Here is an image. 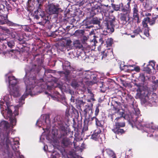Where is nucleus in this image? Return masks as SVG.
Listing matches in <instances>:
<instances>
[{"label":"nucleus","instance_id":"1","mask_svg":"<svg viewBox=\"0 0 158 158\" xmlns=\"http://www.w3.org/2000/svg\"><path fill=\"white\" fill-rule=\"evenodd\" d=\"M41 69L40 66L35 64H32L29 70L26 71L25 76L23 78L26 85V92L19 99L20 102L32 93V89L36 86H40L43 79H36V75L40 72Z\"/></svg>","mask_w":158,"mask_h":158},{"label":"nucleus","instance_id":"2","mask_svg":"<svg viewBox=\"0 0 158 158\" xmlns=\"http://www.w3.org/2000/svg\"><path fill=\"white\" fill-rule=\"evenodd\" d=\"M136 118V124L138 126L143 127L145 129L147 128L145 131L148 133V137H151L155 135V137H158V127L154 126L152 124H145L143 119L141 120L140 119V117H138Z\"/></svg>","mask_w":158,"mask_h":158},{"label":"nucleus","instance_id":"3","mask_svg":"<svg viewBox=\"0 0 158 158\" xmlns=\"http://www.w3.org/2000/svg\"><path fill=\"white\" fill-rule=\"evenodd\" d=\"M101 10L102 15L106 18L104 21V24L106 27V31L109 33H111L114 31V25L115 22V17L113 15H110L109 10Z\"/></svg>","mask_w":158,"mask_h":158},{"label":"nucleus","instance_id":"4","mask_svg":"<svg viewBox=\"0 0 158 158\" xmlns=\"http://www.w3.org/2000/svg\"><path fill=\"white\" fill-rule=\"evenodd\" d=\"M29 11L34 19L37 20L40 19V21L38 22L37 24L44 26L48 21V15L47 14V10H35L34 12L33 10Z\"/></svg>","mask_w":158,"mask_h":158},{"label":"nucleus","instance_id":"5","mask_svg":"<svg viewBox=\"0 0 158 158\" xmlns=\"http://www.w3.org/2000/svg\"><path fill=\"white\" fill-rule=\"evenodd\" d=\"M119 114L120 116L117 117L115 119L116 122L115 123L114 127L120 128L121 127H123L125 126V122H121L120 120L126 119L127 120H130V116L129 114H126L124 111H123L122 112H119Z\"/></svg>","mask_w":158,"mask_h":158},{"label":"nucleus","instance_id":"6","mask_svg":"<svg viewBox=\"0 0 158 158\" xmlns=\"http://www.w3.org/2000/svg\"><path fill=\"white\" fill-rule=\"evenodd\" d=\"M10 126L8 123L5 121H2L0 123V136L2 137V140H4L5 136L4 135V131H6L9 128Z\"/></svg>","mask_w":158,"mask_h":158},{"label":"nucleus","instance_id":"7","mask_svg":"<svg viewBox=\"0 0 158 158\" xmlns=\"http://www.w3.org/2000/svg\"><path fill=\"white\" fill-rule=\"evenodd\" d=\"M148 19H147L146 17L144 18L142 21V25L143 27L144 28V34L147 36L149 35V28L148 27L147 20Z\"/></svg>","mask_w":158,"mask_h":158},{"label":"nucleus","instance_id":"8","mask_svg":"<svg viewBox=\"0 0 158 158\" xmlns=\"http://www.w3.org/2000/svg\"><path fill=\"white\" fill-rule=\"evenodd\" d=\"M54 122L56 123L58 125V127L63 130L64 128V123L65 121H63L61 119V118L60 116H57L55 117L54 119Z\"/></svg>","mask_w":158,"mask_h":158},{"label":"nucleus","instance_id":"9","mask_svg":"<svg viewBox=\"0 0 158 158\" xmlns=\"http://www.w3.org/2000/svg\"><path fill=\"white\" fill-rule=\"evenodd\" d=\"M82 25L86 29H90L93 27L92 25L91 18H86L82 22Z\"/></svg>","mask_w":158,"mask_h":158},{"label":"nucleus","instance_id":"10","mask_svg":"<svg viewBox=\"0 0 158 158\" xmlns=\"http://www.w3.org/2000/svg\"><path fill=\"white\" fill-rule=\"evenodd\" d=\"M112 131L116 134L118 135H122L125 133V131L123 129L120 128L114 127L112 129Z\"/></svg>","mask_w":158,"mask_h":158},{"label":"nucleus","instance_id":"11","mask_svg":"<svg viewBox=\"0 0 158 158\" xmlns=\"http://www.w3.org/2000/svg\"><path fill=\"white\" fill-rule=\"evenodd\" d=\"M9 93L11 96L17 97L19 96V89L16 87H13L12 89H10Z\"/></svg>","mask_w":158,"mask_h":158},{"label":"nucleus","instance_id":"12","mask_svg":"<svg viewBox=\"0 0 158 158\" xmlns=\"http://www.w3.org/2000/svg\"><path fill=\"white\" fill-rule=\"evenodd\" d=\"M105 123V119L104 118L102 119L96 118L95 124L97 126L103 128Z\"/></svg>","mask_w":158,"mask_h":158},{"label":"nucleus","instance_id":"13","mask_svg":"<svg viewBox=\"0 0 158 158\" xmlns=\"http://www.w3.org/2000/svg\"><path fill=\"white\" fill-rule=\"evenodd\" d=\"M73 49H83V46L78 40H76L73 42Z\"/></svg>","mask_w":158,"mask_h":158},{"label":"nucleus","instance_id":"14","mask_svg":"<svg viewBox=\"0 0 158 158\" xmlns=\"http://www.w3.org/2000/svg\"><path fill=\"white\" fill-rule=\"evenodd\" d=\"M123 11V12L124 13L121 14V16L120 17V19L121 21L125 22V23L127 22V21L129 20V18L128 17V15L127 14V12H126V11L127 10Z\"/></svg>","mask_w":158,"mask_h":158},{"label":"nucleus","instance_id":"15","mask_svg":"<svg viewBox=\"0 0 158 158\" xmlns=\"http://www.w3.org/2000/svg\"><path fill=\"white\" fill-rule=\"evenodd\" d=\"M47 8L48 10H59V6L56 3H52L48 5Z\"/></svg>","mask_w":158,"mask_h":158},{"label":"nucleus","instance_id":"16","mask_svg":"<svg viewBox=\"0 0 158 158\" xmlns=\"http://www.w3.org/2000/svg\"><path fill=\"white\" fill-rule=\"evenodd\" d=\"M9 10H0V17L4 20H7Z\"/></svg>","mask_w":158,"mask_h":158},{"label":"nucleus","instance_id":"17","mask_svg":"<svg viewBox=\"0 0 158 158\" xmlns=\"http://www.w3.org/2000/svg\"><path fill=\"white\" fill-rule=\"evenodd\" d=\"M112 104L113 106V108L114 110L116 111H118L119 110L121 105V103L117 101H113Z\"/></svg>","mask_w":158,"mask_h":158},{"label":"nucleus","instance_id":"18","mask_svg":"<svg viewBox=\"0 0 158 158\" xmlns=\"http://www.w3.org/2000/svg\"><path fill=\"white\" fill-rule=\"evenodd\" d=\"M147 19H148L147 20L148 23L150 25H153L156 23V16H152L151 19L148 17H147Z\"/></svg>","mask_w":158,"mask_h":158},{"label":"nucleus","instance_id":"19","mask_svg":"<svg viewBox=\"0 0 158 158\" xmlns=\"http://www.w3.org/2000/svg\"><path fill=\"white\" fill-rule=\"evenodd\" d=\"M137 94L140 98L142 97V95L146 97L148 94V91H142L139 88L137 89Z\"/></svg>","mask_w":158,"mask_h":158},{"label":"nucleus","instance_id":"20","mask_svg":"<svg viewBox=\"0 0 158 158\" xmlns=\"http://www.w3.org/2000/svg\"><path fill=\"white\" fill-rule=\"evenodd\" d=\"M61 143L62 146L67 147L71 144V142L69 138L65 137L62 139Z\"/></svg>","mask_w":158,"mask_h":158},{"label":"nucleus","instance_id":"21","mask_svg":"<svg viewBox=\"0 0 158 158\" xmlns=\"http://www.w3.org/2000/svg\"><path fill=\"white\" fill-rule=\"evenodd\" d=\"M92 25L93 24L98 25V27H97L99 28L101 26H100V21L99 20H98L97 18H91Z\"/></svg>","mask_w":158,"mask_h":158},{"label":"nucleus","instance_id":"22","mask_svg":"<svg viewBox=\"0 0 158 158\" xmlns=\"http://www.w3.org/2000/svg\"><path fill=\"white\" fill-rule=\"evenodd\" d=\"M73 127L75 129H77L78 130L81 127V123L80 122L78 121L77 120V122H76L74 119H73Z\"/></svg>","mask_w":158,"mask_h":158},{"label":"nucleus","instance_id":"23","mask_svg":"<svg viewBox=\"0 0 158 158\" xmlns=\"http://www.w3.org/2000/svg\"><path fill=\"white\" fill-rule=\"evenodd\" d=\"M85 104V102H83V100L79 99L76 100V104L77 108H81V107L83 106Z\"/></svg>","mask_w":158,"mask_h":158},{"label":"nucleus","instance_id":"24","mask_svg":"<svg viewBox=\"0 0 158 158\" xmlns=\"http://www.w3.org/2000/svg\"><path fill=\"white\" fill-rule=\"evenodd\" d=\"M91 111V112H92V109L89 105H87L85 106V108L84 110V115L86 118L87 116V114L88 113H89V111Z\"/></svg>","mask_w":158,"mask_h":158},{"label":"nucleus","instance_id":"25","mask_svg":"<svg viewBox=\"0 0 158 158\" xmlns=\"http://www.w3.org/2000/svg\"><path fill=\"white\" fill-rule=\"evenodd\" d=\"M89 122L88 119L85 118L84 120L83 127L82 129V131H86L88 130V124Z\"/></svg>","mask_w":158,"mask_h":158},{"label":"nucleus","instance_id":"26","mask_svg":"<svg viewBox=\"0 0 158 158\" xmlns=\"http://www.w3.org/2000/svg\"><path fill=\"white\" fill-rule=\"evenodd\" d=\"M101 131L100 130H95L92 135L91 137L93 139L96 140L97 139L98 135L100 133Z\"/></svg>","mask_w":158,"mask_h":158},{"label":"nucleus","instance_id":"27","mask_svg":"<svg viewBox=\"0 0 158 158\" xmlns=\"http://www.w3.org/2000/svg\"><path fill=\"white\" fill-rule=\"evenodd\" d=\"M84 31L82 30H76L74 33V35L75 36H78L83 35L84 33Z\"/></svg>","mask_w":158,"mask_h":158},{"label":"nucleus","instance_id":"28","mask_svg":"<svg viewBox=\"0 0 158 158\" xmlns=\"http://www.w3.org/2000/svg\"><path fill=\"white\" fill-rule=\"evenodd\" d=\"M89 11L87 13V17L88 18H92L95 14L94 10H88Z\"/></svg>","mask_w":158,"mask_h":158},{"label":"nucleus","instance_id":"29","mask_svg":"<svg viewBox=\"0 0 158 158\" xmlns=\"http://www.w3.org/2000/svg\"><path fill=\"white\" fill-rule=\"evenodd\" d=\"M138 10H133V17L135 20H137V23H139L140 22L139 21V18L138 14Z\"/></svg>","mask_w":158,"mask_h":158},{"label":"nucleus","instance_id":"30","mask_svg":"<svg viewBox=\"0 0 158 158\" xmlns=\"http://www.w3.org/2000/svg\"><path fill=\"white\" fill-rule=\"evenodd\" d=\"M8 103L7 102H6V105H7V107L6 109V110H7V113L9 115V116L10 117H11L12 116L13 114L12 113V111L10 109L9 106H8Z\"/></svg>","mask_w":158,"mask_h":158},{"label":"nucleus","instance_id":"31","mask_svg":"<svg viewBox=\"0 0 158 158\" xmlns=\"http://www.w3.org/2000/svg\"><path fill=\"white\" fill-rule=\"evenodd\" d=\"M59 32L57 30H56L55 31L51 32L50 36L53 38H55L56 36L59 35Z\"/></svg>","mask_w":158,"mask_h":158},{"label":"nucleus","instance_id":"32","mask_svg":"<svg viewBox=\"0 0 158 158\" xmlns=\"http://www.w3.org/2000/svg\"><path fill=\"white\" fill-rule=\"evenodd\" d=\"M107 45L108 47H110L113 43V39L111 38L108 39L106 41Z\"/></svg>","mask_w":158,"mask_h":158},{"label":"nucleus","instance_id":"33","mask_svg":"<svg viewBox=\"0 0 158 158\" xmlns=\"http://www.w3.org/2000/svg\"><path fill=\"white\" fill-rule=\"evenodd\" d=\"M105 151L107 154L110 156H113L115 153L112 150L110 149H106Z\"/></svg>","mask_w":158,"mask_h":158},{"label":"nucleus","instance_id":"34","mask_svg":"<svg viewBox=\"0 0 158 158\" xmlns=\"http://www.w3.org/2000/svg\"><path fill=\"white\" fill-rule=\"evenodd\" d=\"M8 40H7V44L8 47L12 48L15 46V43L13 40H11L9 41H8Z\"/></svg>","mask_w":158,"mask_h":158},{"label":"nucleus","instance_id":"35","mask_svg":"<svg viewBox=\"0 0 158 158\" xmlns=\"http://www.w3.org/2000/svg\"><path fill=\"white\" fill-rule=\"evenodd\" d=\"M72 41L70 40H68L66 41V45L67 48H69L70 49H73V46H71Z\"/></svg>","mask_w":158,"mask_h":158},{"label":"nucleus","instance_id":"36","mask_svg":"<svg viewBox=\"0 0 158 158\" xmlns=\"http://www.w3.org/2000/svg\"><path fill=\"white\" fill-rule=\"evenodd\" d=\"M142 32V30L140 28V27H138L136 29L134 30L133 33L136 35L139 34L140 33Z\"/></svg>","mask_w":158,"mask_h":158},{"label":"nucleus","instance_id":"37","mask_svg":"<svg viewBox=\"0 0 158 158\" xmlns=\"http://www.w3.org/2000/svg\"><path fill=\"white\" fill-rule=\"evenodd\" d=\"M60 72L61 74H64L65 77L66 78H67L70 73V71L68 69H66L64 72L60 71Z\"/></svg>","mask_w":158,"mask_h":158},{"label":"nucleus","instance_id":"38","mask_svg":"<svg viewBox=\"0 0 158 158\" xmlns=\"http://www.w3.org/2000/svg\"><path fill=\"white\" fill-rule=\"evenodd\" d=\"M69 109H66L65 111V117L67 121L68 122L69 121V117L70 116V114L69 113Z\"/></svg>","mask_w":158,"mask_h":158},{"label":"nucleus","instance_id":"39","mask_svg":"<svg viewBox=\"0 0 158 158\" xmlns=\"http://www.w3.org/2000/svg\"><path fill=\"white\" fill-rule=\"evenodd\" d=\"M102 59L103 60L106 58H107L108 54L106 51H103L101 52Z\"/></svg>","mask_w":158,"mask_h":158},{"label":"nucleus","instance_id":"40","mask_svg":"<svg viewBox=\"0 0 158 158\" xmlns=\"http://www.w3.org/2000/svg\"><path fill=\"white\" fill-rule=\"evenodd\" d=\"M139 78L143 82H144L146 80L145 74L142 73L140 74Z\"/></svg>","mask_w":158,"mask_h":158},{"label":"nucleus","instance_id":"41","mask_svg":"<svg viewBox=\"0 0 158 158\" xmlns=\"http://www.w3.org/2000/svg\"><path fill=\"white\" fill-rule=\"evenodd\" d=\"M93 37H94V38L92 40V41L94 42V44H95L96 43H98V41L99 40V39H100V37H97L94 35L93 36Z\"/></svg>","mask_w":158,"mask_h":158},{"label":"nucleus","instance_id":"42","mask_svg":"<svg viewBox=\"0 0 158 158\" xmlns=\"http://www.w3.org/2000/svg\"><path fill=\"white\" fill-rule=\"evenodd\" d=\"M152 83L154 84V87H153V89L154 90L156 89L158 86V80L153 81Z\"/></svg>","mask_w":158,"mask_h":158},{"label":"nucleus","instance_id":"43","mask_svg":"<svg viewBox=\"0 0 158 158\" xmlns=\"http://www.w3.org/2000/svg\"><path fill=\"white\" fill-rule=\"evenodd\" d=\"M102 36H100V39H99V40H98V41L99 42L101 43V44H103L104 43V42L105 40V39L103 37L105 36V35H104L102 34Z\"/></svg>","mask_w":158,"mask_h":158},{"label":"nucleus","instance_id":"44","mask_svg":"<svg viewBox=\"0 0 158 158\" xmlns=\"http://www.w3.org/2000/svg\"><path fill=\"white\" fill-rule=\"evenodd\" d=\"M9 84L10 85H11L12 86H14L17 83V80H13L12 81H10L9 82Z\"/></svg>","mask_w":158,"mask_h":158},{"label":"nucleus","instance_id":"45","mask_svg":"<svg viewBox=\"0 0 158 158\" xmlns=\"http://www.w3.org/2000/svg\"><path fill=\"white\" fill-rule=\"evenodd\" d=\"M63 68H64V67L65 66V67H67L68 68H70V63L68 61L65 62L63 64Z\"/></svg>","mask_w":158,"mask_h":158},{"label":"nucleus","instance_id":"46","mask_svg":"<svg viewBox=\"0 0 158 158\" xmlns=\"http://www.w3.org/2000/svg\"><path fill=\"white\" fill-rule=\"evenodd\" d=\"M76 2L80 5H81L84 4L85 2H87V0H76Z\"/></svg>","mask_w":158,"mask_h":158},{"label":"nucleus","instance_id":"47","mask_svg":"<svg viewBox=\"0 0 158 158\" xmlns=\"http://www.w3.org/2000/svg\"><path fill=\"white\" fill-rule=\"evenodd\" d=\"M132 66L131 65H123V66H122V65H120V68L122 70H124L126 69V68H128L129 67H131Z\"/></svg>","mask_w":158,"mask_h":158},{"label":"nucleus","instance_id":"48","mask_svg":"<svg viewBox=\"0 0 158 158\" xmlns=\"http://www.w3.org/2000/svg\"><path fill=\"white\" fill-rule=\"evenodd\" d=\"M59 154L57 153L53 152L49 158H57Z\"/></svg>","mask_w":158,"mask_h":158},{"label":"nucleus","instance_id":"49","mask_svg":"<svg viewBox=\"0 0 158 158\" xmlns=\"http://www.w3.org/2000/svg\"><path fill=\"white\" fill-rule=\"evenodd\" d=\"M49 115H47L45 116V122L46 123H50V121L49 119Z\"/></svg>","mask_w":158,"mask_h":158},{"label":"nucleus","instance_id":"50","mask_svg":"<svg viewBox=\"0 0 158 158\" xmlns=\"http://www.w3.org/2000/svg\"><path fill=\"white\" fill-rule=\"evenodd\" d=\"M66 47L64 45H61L59 46L58 49L61 51H64L65 50Z\"/></svg>","mask_w":158,"mask_h":158},{"label":"nucleus","instance_id":"51","mask_svg":"<svg viewBox=\"0 0 158 158\" xmlns=\"http://www.w3.org/2000/svg\"><path fill=\"white\" fill-rule=\"evenodd\" d=\"M23 29L27 32H29L31 31V29L27 26H24L23 27Z\"/></svg>","mask_w":158,"mask_h":158},{"label":"nucleus","instance_id":"52","mask_svg":"<svg viewBox=\"0 0 158 158\" xmlns=\"http://www.w3.org/2000/svg\"><path fill=\"white\" fill-rule=\"evenodd\" d=\"M83 73L81 71H77L76 72V75L77 76H78L80 77H82L83 75Z\"/></svg>","mask_w":158,"mask_h":158},{"label":"nucleus","instance_id":"53","mask_svg":"<svg viewBox=\"0 0 158 158\" xmlns=\"http://www.w3.org/2000/svg\"><path fill=\"white\" fill-rule=\"evenodd\" d=\"M88 38L86 36L84 35L82 39L81 40L83 43L85 44L87 42Z\"/></svg>","mask_w":158,"mask_h":158},{"label":"nucleus","instance_id":"54","mask_svg":"<svg viewBox=\"0 0 158 158\" xmlns=\"http://www.w3.org/2000/svg\"><path fill=\"white\" fill-rule=\"evenodd\" d=\"M130 2H129L126 5V8L123 9L122 10H129L130 9Z\"/></svg>","mask_w":158,"mask_h":158},{"label":"nucleus","instance_id":"55","mask_svg":"<svg viewBox=\"0 0 158 158\" xmlns=\"http://www.w3.org/2000/svg\"><path fill=\"white\" fill-rule=\"evenodd\" d=\"M114 10H119L120 8L118 5H115L113 4H111Z\"/></svg>","mask_w":158,"mask_h":158},{"label":"nucleus","instance_id":"56","mask_svg":"<svg viewBox=\"0 0 158 158\" xmlns=\"http://www.w3.org/2000/svg\"><path fill=\"white\" fill-rule=\"evenodd\" d=\"M99 112V107L98 106H97L95 108V116H97L98 115Z\"/></svg>","mask_w":158,"mask_h":158},{"label":"nucleus","instance_id":"57","mask_svg":"<svg viewBox=\"0 0 158 158\" xmlns=\"http://www.w3.org/2000/svg\"><path fill=\"white\" fill-rule=\"evenodd\" d=\"M150 64L148 65V66H151L153 69H154L155 66L154 61L152 60L150 62Z\"/></svg>","mask_w":158,"mask_h":158},{"label":"nucleus","instance_id":"58","mask_svg":"<svg viewBox=\"0 0 158 158\" xmlns=\"http://www.w3.org/2000/svg\"><path fill=\"white\" fill-rule=\"evenodd\" d=\"M39 3V9H41V3L43 2L44 0H37Z\"/></svg>","mask_w":158,"mask_h":158},{"label":"nucleus","instance_id":"59","mask_svg":"<svg viewBox=\"0 0 158 158\" xmlns=\"http://www.w3.org/2000/svg\"><path fill=\"white\" fill-rule=\"evenodd\" d=\"M8 78L9 79V82L10 81H12L13 80H16V79L15 78V77L14 76H9L8 77Z\"/></svg>","mask_w":158,"mask_h":158},{"label":"nucleus","instance_id":"60","mask_svg":"<svg viewBox=\"0 0 158 158\" xmlns=\"http://www.w3.org/2000/svg\"><path fill=\"white\" fill-rule=\"evenodd\" d=\"M71 85L75 88H76L78 86L77 83L76 82H72L71 84Z\"/></svg>","mask_w":158,"mask_h":158},{"label":"nucleus","instance_id":"61","mask_svg":"<svg viewBox=\"0 0 158 158\" xmlns=\"http://www.w3.org/2000/svg\"><path fill=\"white\" fill-rule=\"evenodd\" d=\"M132 70H135V71L139 72L140 70V68L138 66L135 67Z\"/></svg>","mask_w":158,"mask_h":158},{"label":"nucleus","instance_id":"62","mask_svg":"<svg viewBox=\"0 0 158 158\" xmlns=\"http://www.w3.org/2000/svg\"><path fill=\"white\" fill-rule=\"evenodd\" d=\"M89 93L91 95L90 99L92 100L93 101H95V99L94 98V94L92 93L91 91H90Z\"/></svg>","mask_w":158,"mask_h":158},{"label":"nucleus","instance_id":"63","mask_svg":"<svg viewBox=\"0 0 158 158\" xmlns=\"http://www.w3.org/2000/svg\"><path fill=\"white\" fill-rule=\"evenodd\" d=\"M18 40L20 42V44H23L24 43V41L23 38H20L18 39Z\"/></svg>","mask_w":158,"mask_h":158},{"label":"nucleus","instance_id":"64","mask_svg":"<svg viewBox=\"0 0 158 158\" xmlns=\"http://www.w3.org/2000/svg\"><path fill=\"white\" fill-rule=\"evenodd\" d=\"M145 71H147L148 72H150L151 70V69H150L148 65H147V66L146 68H145Z\"/></svg>","mask_w":158,"mask_h":158}]
</instances>
